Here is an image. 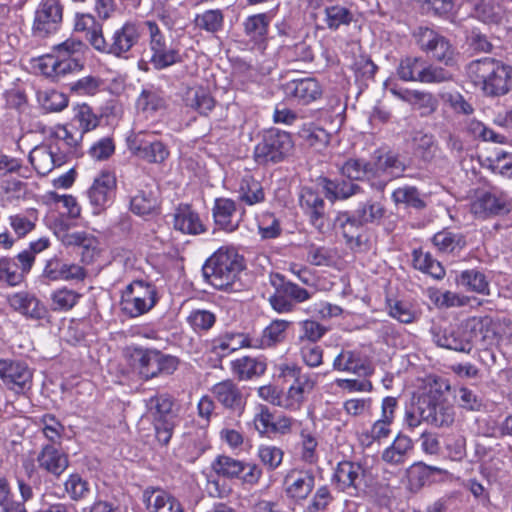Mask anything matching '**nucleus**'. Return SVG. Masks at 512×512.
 Listing matches in <instances>:
<instances>
[{
    "instance_id": "14",
    "label": "nucleus",
    "mask_w": 512,
    "mask_h": 512,
    "mask_svg": "<svg viewBox=\"0 0 512 512\" xmlns=\"http://www.w3.org/2000/svg\"><path fill=\"white\" fill-rule=\"evenodd\" d=\"M63 6L60 0H42L33 22L34 35L44 38L55 33L62 22Z\"/></svg>"
},
{
    "instance_id": "30",
    "label": "nucleus",
    "mask_w": 512,
    "mask_h": 512,
    "mask_svg": "<svg viewBox=\"0 0 512 512\" xmlns=\"http://www.w3.org/2000/svg\"><path fill=\"white\" fill-rule=\"evenodd\" d=\"M468 328L470 329L471 345L479 343L482 347L496 344L500 335L497 331L498 324L492 319H470L468 320Z\"/></svg>"
},
{
    "instance_id": "61",
    "label": "nucleus",
    "mask_w": 512,
    "mask_h": 512,
    "mask_svg": "<svg viewBox=\"0 0 512 512\" xmlns=\"http://www.w3.org/2000/svg\"><path fill=\"white\" fill-rule=\"evenodd\" d=\"M269 23L270 19L267 14H255L245 20L244 31L251 39L259 41L267 34Z\"/></svg>"
},
{
    "instance_id": "26",
    "label": "nucleus",
    "mask_w": 512,
    "mask_h": 512,
    "mask_svg": "<svg viewBox=\"0 0 512 512\" xmlns=\"http://www.w3.org/2000/svg\"><path fill=\"white\" fill-rule=\"evenodd\" d=\"M11 308L21 315L34 320L46 317L47 309L38 298L28 292H18L9 297Z\"/></svg>"
},
{
    "instance_id": "50",
    "label": "nucleus",
    "mask_w": 512,
    "mask_h": 512,
    "mask_svg": "<svg viewBox=\"0 0 512 512\" xmlns=\"http://www.w3.org/2000/svg\"><path fill=\"white\" fill-rule=\"evenodd\" d=\"M433 244L444 253H454L462 250L466 241L462 234L449 230H442L433 236Z\"/></svg>"
},
{
    "instance_id": "22",
    "label": "nucleus",
    "mask_w": 512,
    "mask_h": 512,
    "mask_svg": "<svg viewBox=\"0 0 512 512\" xmlns=\"http://www.w3.org/2000/svg\"><path fill=\"white\" fill-rule=\"evenodd\" d=\"M470 211L478 218H487L495 215H504L510 211V203L504 196H497L490 192L479 195L470 204Z\"/></svg>"
},
{
    "instance_id": "10",
    "label": "nucleus",
    "mask_w": 512,
    "mask_h": 512,
    "mask_svg": "<svg viewBox=\"0 0 512 512\" xmlns=\"http://www.w3.org/2000/svg\"><path fill=\"white\" fill-rule=\"evenodd\" d=\"M418 410L424 422L432 426L448 427L454 422V408L438 390H430L420 395Z\"/></svg>"
},
{
    "instance_id": "33",
    "label": "nucleus",
    "mask_w": 512,
    "mask_h": 512,
    "mask_svg": "<svg viewBox=\"0 0 512 512\" xmlns=\"http://www.w3.org/2000/svg\"><path fill=\"white\" fill-rule=\"evenodd\" d=\"M364 478V469L359 463L342 461L337 465L333 479L342 491L357 489Z\"/></svg>"
},
{
    "instance_id": "57",
    "label": "nucleus",
    "mask_w": 512,
    "mask_h": 512,
    "mask_svg": "<svg viewBox=\"0 0 512 512\" xmlns=\"http://www.w3.org/2000/svg\"><path fill=\"white\" fill-rule=\"evenodd\" d=\"M324 21L331 30H337L342 25H349L353 19V13L341 5H331L324 9Z\"/></svg>"
},
{
    "instance_id": "53",
    "label": "nucleus",
    "mask_w": 512,
    "mask_h": 512,
    "mask_svg": "<svg viewBox=\"0 0 512 512\" xmlns=\"http://www.w3.org/2000/svg\"><path fill=\"white\" fill-rule=\"evenodd\" d=\"M37 101L43 109L50 112L62 111L68 106L67 95L55 89L38 90Z\"/></svg>"
},
{
    "instance_id": "20",
    "label": "nucleus",
    "mask_w": 512,
    "mask_h": 512,
    "mask_svg": "<svg viewBox=\"0 0 512 512\" xmlns=\"http://www.w3.org/2000/svg\"><path fill=\"white\" fill-rule=\"evenodd\" d=\"M299 204L305 215L309 217L311 225L321 232L325 226L323 198L312 188L303 187L299 195Z\"/></svg>"
},
{
    "instance_id": "35",
    "label": "nucleus",
    "mask_w": 512,
    "mask_h": 512,
    "mask_svg": "<svg viewBox=\"0 0 512 512\" xmlns=\"http://www.w3.org/2000/svg\"><path fill=\"white\" fill-rule=\"evenodd\" d=\"M173 399L168 394H157L146 400L148 414L153 423L176 422Z\"/></svg>"
},
{
    "instance_id": "29",
    "label": "nucleus",
    "mask_w": 512,
    "mask_h": 512,
    "mask_svg": "<svg viewBox=\"0 0 512 512\" xmlns=\"http://www.w3.org/2000/svg\"><path fill=\"white\" fill-rule=\"evenodd\" d=\"M143 497L151 512H184L179 500L160 488H147Z\"/></svg>"
},
{
    "instance_id": "64",
    "label": "nucleus",
    "mask_w": 512,
    "mask_h": 512,
    "mask_svg": "<svg viewBox=\"0 0 512 512\" xmlns=\"http://www.w3.org/2000/svg\"><path fill=\"white\" fill-rule=\"evenodd\" d=\"M195 24L198 28L210 33H216L223 28L224 15L219 9L206 10L198 14L195 18Z\"/></svg>"
},
{
    "instance_id": "45",
    "label": "nucleus",
    "mask_w": 512,
    "mask_h": 512,
    "mask_svg": "<svg viewBox=\"0 0 512 512\" xmlns=\"http://www.w3.org/2000/svg\"><path fill=\"white\" fill-rule=\"evenodd\" d=\"M441 472L442 470L438 467L416 462L407 469L408 487L411 491L417 492L429 482L434 474Z\"/></svg>"
},
{
    "instance_id": "62",
    "label": "nucleus",
    "mask_w": 512,
    "mask_h": 512,
    "mask_svg": "<svg viewBox=\"0 0 512 512\" xmlns=\"http://www.w3.org/2000/svg\"><path fill=\"white\" fill-rule=\"evenodd\" d=\"M23 281V272L14 259L0 258V285L16 286Z\"/></svg>"
},
{
    "instance_id": "13",
    "label": "nucleus",
    "mask_w": 512,
    "mask_h": 512,
    "mask_svg": "<svg viewBox=\"0 0 512 512\" xmlns=\"http://www.w3.org/2000/svg\"><path fill=\"white\" fill-rule=\"evenodd\" d=\"M373 187L383 191L386 185L403 175L406 164L401 157L393 152L376 154L373 157Z\"/></svg>"
},
{
    "instance_id": "11",
    "label": "nucleus",
    "mask_w": 512,
    "mask_h": 512,
    "mask_svg": "<svg viewBox=\"0 0 512 512\" xmlns=\"http://www.w3.org/2000/svg\"><path fill=\"white\" fill-rule=\"evenodd\" d=\"M129 150L148 163H163L169 156V150L154 132H132L127 137Z\"/></svg>"
},
{
    "instance_id": "17",
    "label": "nucleus",
    "mask_w": 512,
    "mask_h": 512,
    "mask_svg": "<svg viewBox=\"0 0 512 512\" xmlns=\"http://www.w3.org/2000/svg\"><path fill=\"white\" fill-rule=\"evenodd\" d=\"M285 493L295 502H301L308 498L315 486V475L312 470H290L285 478Z\"/></svg>"
},
{
    "instance_id": "38",
    "label": "nucleus",
    "mask_w": 512,
    "mask_h": 512,
    "mask_svg": "<svg viewBox=\"0 0 512 512\" xmlns=\"http://www.w3.org/2000/svg\"><path fill=\"white\" fill-rule=\"evenodd\" d=\"M159 207V202L155 191L149 185L138 189L134 195H131L130 209L139 216L154 214Z\"/></svg>"
},
{
    "instance_id": "34",
    "label": "nucleus",
    "mask_w": 512,
    "mask_h": 512,
    "mask_svg": "<svg viewBox=\"0 0 512 512\" xmlns=\"http://www.w3.org/2000/svg\"><path fill=\"white\" fill-rule=\"evenodd\" d=\"M37 462L41 469L55 476H60L69 465L67 455L50 444L42 447Z\"/></svg>"
},
{
    "instance_id": "1",
    "label": "nucleus",
    "mask_w": 512,
    "mask_h": 512,
    "mask_svg": "<svg viewBox=\"0 0 512 512\" xmlns=\"http://www.w3.org/2000/svg\"><path fill=\"white\" fill-rule=\"evenodd\" d=\"M87 50L83 41L69 38L54 46L53 53L40 57L38 68L46 77L58 80L83 68V56Z\"/></svg>"
},
{
    "instance_id": "40",
    "label": "nucleus",
    "mask_w": 512,
    "mask_h": 512,
    "mask_svg": "<svg viewBox=\"0 0 512 512\" xmlns=\"http://www.w3.org/2000/svg\"><path fill=\"white\" fill-rule=\"evenodd\" d=\"M29 162L34 167L38 175L45 176L54 168L60 167L58 159L52 152L48 144H42L34 147L28 156Z\"/></svg>"
},
{
    "instance_id": "24",
    "label": "nucleus",
    "mask_w": 512,
    "mask_h": 512,
    "mask_svg": "<svg viewBox=\"0 0 512 512\" xmlns=\"http://www.w3.org/2000/svg\"><path fill=\"white\" fill-rule=\"evenodd\" d=\"M291 322L284 319H275L266 326L262 334L258 337H252V348L267 349L273 348L283 343L287 337V330Z\"/></svg>"
},
{
    "instance_id": "55",
    "label": "nucleus",
    "mask_w": 512,
    "mask_h": 512,
    "mask_svg": "<svg viewBox=\"0 0 512 512\" xmlns=\"http://www.w3.org/2000/svg\"><path fill=\"white\" fill-rule=\"evenodd\" d=\"M82 294L66 287L59 288L51 293V308L54 311H68L80 300Z\"/></svg>"
},
{
    "instance_id": "44",
    "label": "nucleus",
    "mask_w": 512,
    "mask_h": 512,
    "mask_svg": "<svg viewBox=\"0 0 512 512\" xmlns=\"http://www.w3.org/2000/svg\"><path fill=\"white\" fill-rule=\"evenodd\" d=\"M392 200L396 205H404L407 208L423 210L427 207V197L414 186L399 187L392 193Z\"/></svg>"
},
{
    "instance_id": "4",
    "label": "nucleus",
    "mask_w": 512,
    "mask_h": 512,
    "mask_svg": "<svg viewBox=\"0 0 512 512\" xmlns=\"http://www.w3.org/2000/svg\"><path fill=\"white\" fill-rule=\"evenodd\" d=\"M244 268L243 258L233 248L221 247L202 267L203 276L217 289L231 286Z\"/></svg>"
},
{
    "instance_id": "46",
    "label": "nucleus",
    "mask_w": 512,
    "mask_h": 512,
    "mask_svg": "<svg viewBox=\"0 0 512 512\" xmlns=\"http://www.w3.org/2000/svg\"><path fill=\"white\" fill-rule=\"evenodd\" d=\"M232 370L240 380H249L263 375L266 363L259 358L244 356L232 362Z\"/></svg>"
},
{
    "instance_id": "8",
    "label": "nucleus",
    "mask_w": 512,
    "mask_h": 512,
    "mask_svg": "<svg viewBox=\"0 0 512 512\" xmlns=\"http://www.w3.org/2000/svg\"><path fill=\"white\" fill-rule=\"evenodd\" d=\"M293 147L294 143L288 132L270 129L255 146L254 159L260 165L278 163L291 153Z\"/></svg>"
},
{
    "instance_id": "31",
    "label": "nucleus",
    "mask_w": 512,
    "mask_h": 512,
    "mask_svg": "<svg viewBox=\"0 0 512 512\" xmlns=\"http://www.w3.org/2000/svg\"><path fill=\"white\" fill-rule=\"evenodd\" d=\"M175 230L189 235H198L205 231L199 215L189 205H179L173 214Z\"/></svg>"
},
{
    "instance_id": "27",
    "label": "nucleus",
    "mask_w": 512,
    "mask_h": 512,
    "mask_svg": "<svg viewBox=\"0 0 512 512\" xmlns=\"http://www.w3.org/2000/svg\"><path fill=\"white\" fill-rule=\"evenodd\" d=\"M413 448V440L409 436L399 433L393 442L382 451L381 460L390 466L404 465Z\"/></svg>"
},
{
    "instance_id": "23",
    "label": "nucleus",
    "mask_w": 512,
    "mask_h": 512,
    "mask_svg": "<svg viewBox=\"0 0 512 512\" xmlns=\"http://www.w3.org/2000/svg\"><path fill=\"white\" fill-rule=\"evenodd\" d=\"M212 393L225 408L237 413L244 410L246 397L242 389L232 380H224L215 384Z\"/></svg>"
},
{
    "instance_id": "2",
    "label": "nucleus",
    "mask_w": 512,
    "mask_h": 512,
    "mask_svg": "<svg viewBox=\"0 0 512 512\" xmlns=\"http://www.w3.org/2000/svg\"><path fill=\"white\" fill-rule=\"evenodd\" d=\"M143 27L147 34L149 63L157 71L181 64L184 61L179 37L163 31L154 20H146Z\"/></svg>"
},
{
    "instance_id": "47",
    "label": "nucleus",
    "mask_w": 512,
    "mask_h": 512,
    "mask_svg": "<svg viewBox=\"0 0 512 512\" xmlns=\"http://www.w3.org/2000/svg\"><path fill=\"white\" fill-rule=\"evenodd\" d=\"M456 283L458 286L464 289L476 292L483 295L489 294V281L486 275L476 269H468L462 271L456 277Z\"/></svg>"
},
{
    "instance_id": "5",
    "label": "nucleus",
    "mask_w": 512,
    "mask_h": 512,
    "mask_svg": "<svg viewBox=\"0 0 512 512\" xmlns=\"http://www.w3.org/2000/svg\"><path fill=\"white\" fill-rule=\"evenodd\" d=\"M141 39L140 23L126 21L115 29L109 40H106L103 32H95L92 36V47L103 54L112 55L119 59H128L131 49Z\"/></svg>"
},
{
    "instance_id": "25",
    "label": "nucleus",
    "mask_w": 512,
    "mask_h": 512,
    "mask_svg": "<svg viewBox=\"0 0 512 512\" xmlns=\"http://www.w3.org/2000/svg\"><path fill=\"white\" fill-rule=\"evenodd\" d=\"M335 226L341 231L346 244L351 249L362 246L361 230L364 224L355 212L354 214L348 211L339 212L335 218Z\"/></svg>"
},
{
    "instance_id": "58",
    "label": "nucleus",
    "mask_w": 512,
    "mask_h": 512,
    "mask_svg": "<svg viewBox=\"0 0 512 512\" xmlns=\"http://www.w3.org/2000/svg\"><path fill=\"white\" fill-rule=\"evenodd\" d=\"M73 121L78 124L79 132H83V135L97 128L100 123V117H98L87 104L77 105L74 108Z\"/></svg>"
},
{
    "instance_id": "7",
    "label": "nucleus",
    "mask_w": 512,
    "mask_h": 512,
    "mask_svg": "<svg viewBox=\"0 0 512 512\" xmlns=\"http://www.w3.org/2000/svg\"><path fill=\"white\" fill-rule=\"evenodd\" d=\"M155 285L143 280L128 284L121 296L122 311L129 317L135 318L149 312L157 303Z\"/></svg>"
},
{
    "instance_id": "37",
    "label": "nucleus",
    "mask_w": 512,
    "mask_h": 512,
    "mask_svg": "<svg viewBox=\"0 0 512 512\" xmlns=\"http://www.w3.org/2000/svg\"><path fill=\"white\" fill-rule=\"evenodd\" d=\"M333 369L337 371L357 374L364 377L373 374L372 367L364 363L358 353L350 350H343L336 356L333 361Z\"/></svg>"
},
{
    "instance_id": "60",
    "label": "nucleus",
    "mask_w": 512,
    "mask_h": 512,
    "mask_svg": "<svg viewBox=\"0 0 512 512\" xmlns=\"http://www.w3.org/2000/svg\"><path fill=\"white\" fill-rule=\"evenodd\" d=\"M301 459L309 464L317 461L318 440L315 433L308 427L304 426L300 430Z\"/></svg>"
},
{
    "instance_id": "63",
    "label": "nucleus",
    "mask_w": 512,
    "mask_h": 512,
    "mask_svg": "<svg viewBox=\"0 0 512 512\" xmlns=\"http://www.w3.org/2000/svg\"><path fill=\"white\" fill-rule=\"evenodd\" d=\"M474 15L484 23H499L502 19V8L493 1L478 0Z\"/></svg>"
},
{
    "instance_id": "32",
    "label": "nucleus",
    "mask_w": 512,
    "mask_h": 512,
    "mask_svg": "<svg viewBox=\"0 0 512 512\" xmlns=\"http://www.w3.org/2000/svg\"><path fill=\"white\" fill-rule=\"evenodd\" d=\"M236 203L228 198H218L213 207V218L215 224L226 232L235 231L240 219L236 215Z\"/></svg>"
},
{
    "instance_id": "42",
    "label": "nucleus",
    "mask_w": 512,
    "mask_h": 512,
    "mask_svg": "<svg viewBox=\"0 0 512 512\" xmlns=\"http://www.w3.org/2000/svg\"><path fill=\"white\" fill-rule=\"evenodd\" d=\"M315 386V380L309 374H303L289 387L286 396L288 410L296 411L305 400V395L310 393Z\"/></svg>"
},
{
    "instance_id": "43",
    "label": "nucleus",
    "mask_w": 512,
    "mask_h": 512,
    "mask_svg": "<svg viewBox=\"0 0 512 512\" xmlns=\"http://www.w3.org/2000/svg\"><path fill=\"white\" fill-rule=\"evenodd\" d=\"M321 184L325 191L326 198L331 201L345 200L362 191V188L352 181H338L323 178Z\"/></svg>"
},
{
    "instance_id": "51",
    "label": "nucleus",
    "mask_w": 512,
    "mask_h": 512,
    "mask_svg": "<svg viewBox=\"0 0 512 512\" xmlns=\"http://www.w3.org/2000/svg\"><path fill=\"white\" fill-rule=\"evenodd\" d=\"M239 198L247 205H254L264 200L265 195L259 181L251 175H245L239 186Z\"/></svg>"
},
{
    "instance_id": "16",
    "label": "nucleus",
    "mask_w": 512,
    "mask_h": 512,
    "mask_svg": "<svg viewBox=\"0 0 512 512\" xmlns=\"http://www.w3.org/2000/svg\"><path fill=\"white\" fill-rule=\"evenodd\" d=\"M0 378L10 389L24 390L31 385L32 371L24 361L1 359Z\"/></svg>"
},
{
    "instance_id": "56",
    "label": "nucleus",
    "mask_w": 512,
    "mask_h": 512,
    "mask_svg": "<svg viewBox=\"0 0 512 512\" xmlns=\"http://www.w3.org/2000/svg\"><path fill=\"white\" fill-rule=\"evenodd\" d=\"M213 470L226 478L238 477L246 470L245 463L229 456L220 455L212 464Z\"/></svg>"
},
{
    "instance_id": "41",
    "label": "nucleus",
    "mask_w": 512,
    "mask_h": 512,
    "mask_svg": "<svg viewBox=\"0 0 512 512\" xmlns=\"http://www.w3.org/2000/svg\"><path fill=\"white\" fill-rule=\"evenodd\" d=\"M60 241L65 247L83 249V260L92 257L98 245L97 238L85 231H65L61 234Z\"/></svg>"
},
{
    "instance_id": "19",
    "label": "nucleus",
    "mask_w": 512,
    "mask_h": 512,
    "mask_svg": "<svg viewBox=\"0 0 512 512\" xmlns=\"http://www.w3.org/2000/svg\"><path fill=\"white\" fill-rule=\"evenodd\" d=\"M86 276V270L82 266L64 262L58 256L48 259L42 272V277L48 281H82Z\"/></svg>"
},
{
    "instance_id": "48",
    "label": "nucleus",
    "mask_w": 512,
    "mask_h": 512,
    "mask_svg": "<svg viewBox=\"0 0 512 512\" xmlns=\"http://www.w3.org/2000/svg\"><path fill=\"white\" fill-rule=\"evenodd\" d=\"M186 105L198 111L201 115H208L215 107V100L211 94L202 87L191 88L186 93Z\"/></svg>"
},
{
    "instance_id": "59",
    "label": "nucleus",
    "mask_w": 512,
    "mask_h": 512,
    "mask_svg": "<svg viewBox=\"0 0 512 512\" xmlns=\"http://www.w3.org/2000/svg\"><path fill=\"white\" fill-rule=\"evenodd\" d=\"M424 61L422 57L406 56L402 58L397 67L398 77L406 82H418V74H421Z\"/></svg>"
},
{
    "instance_id": "15",
    "label": "nucleus",
    "mask_w": 512,
    "mask_h": 512,
    "mask_svg": "<svg viewBox=\"0 0 512 512\" xmlns=\"http://www.w3.org/2000/svg\"><path fill=\"white\" fill-rule=\"evenodd\" d=\"M116 190V177L110 172H102L96 177L87 191V196L93 213L99 214L105 210L113 200Z\"/></svg>"
},
{
    "instance_id": "3",
    "label": "nucleus",
    "mask_w": 512,
    "mask_h": 512,
    "mask_svg": "<svg viewBox=\"0 0 512 512\" xmlns=\"http://www.w3.org/2000/svg\"><path fill=\"white\" fill-rule=\"evenodd\" d=\"M467 74L488 96L505 95L512 89V68L493 58L472 61L467 66Z\"/></svg>"
},
{
    "instance_id": "21",
    "label": "nucleus",
    "mask_w": 512,
    "mask_h": 512,
    "mask_svg": "<svg viewBox=\"0 0 512 512\" xmlns=\"http://www.w3.org/2000/svg\"><path fill=\"white\" fill-rule=\"evenodd\" d=\"M283 91L286 97L303 105L317 100L322 94V89L314 78H302L288 81L283 85Z\"/></svg>"
},
{
    "instance_id": "28",
    "label": "nucleus",
    "mask_w": 512,
    "mask_h": 512,
    "mask_svg": "<svg viewBox=\"0 0 512 512\" xmlns=\"http://www.w3.org/2000/svg\"><path fill=\"white\" fill-rule=\"evenodd\" d=\"M252 337L240 332H226L211 342V351L224 357L241 348H252Z\"/></svg>"
},
{
    "instance_id": "9",
    "label": "nucleus",
    "mask_w": 512,
    "mask_h": 512,
    "mask_svg": "<svg viewBox=\"0 0 512 512\" xmlns=\"http://www.w3.org/2000/svg\"><path fill=\"white\" fill-rule=\"evenodd\" d=\"M414 36L419 48L433 60L449 67L457 65L459 54L447 38L427 27L418 28Z\"/></svg>"
},
{
    "instance_id": "39",
    "label": "nucleus",
    "mask_w": 512,
    "mask_h": 512,
    "mask_svg": "<svg viewBox=\"0 0 512 512\" xmlns=\"http://www.w3.org/2000/svg\"><path fill=\"white\" fill-rule=\"evenodd\" d=\"M339 172L342 176L352 180H368L373 186L374 173L373 162L364 159L349 158L339 165Z\"/></svg>"
},
{
    "instance_id": "52",
    "label": "nucleus",
    "mask_w": 512,
    "mask_h": 512,
    "mask_svg": "<svg viewBox=\"0 0 512 512\" xmlns=\"http://www.w3.org/2000/svg\"><path fill=\"white\" fill-rule=\"evenodd\" d=\"M298 135L309 146L317 150L325 148L330 142V134L313 123L304 124L298 131Z\"/></svg>"
},
{
    "instance_id": "18",
    "label": "nucleus",
    "mask_w": 512,
    "mask_h": 512,
    "mask_svg": "<svg viewBox=\"0 0 512 512\" xmlns=\"http://www.w3.org/2000/svg\"><path fill=\"white\" fill-rule=\"evenodd\" d=\"M397 405L398 400L395 397L388 396L382 400L380 419L375 421L370 430L363 435L368 445L374 441L380 442L390 436Z\"/></svg>"
},
{
    "instance_id": "54",
    "label": "nucleus",
    "mask_w": 512,
    "mask_h": 512,
    "mask_svg": "<svg viewBox=\"0 0 512 512\" xmlns=\"http://www.w3.org/2000/svg\"><path fill=\"white\" fill-rule=\"evenodd\" d=\"M165 106L163 93L158 89H144L137 99V107L145 113H155L164 109Z\"/></svg>"
},
{
    "instance_id": "49",
    "label": "nucleus",
    "mask_w": 512,
    "mask_h": 512,
    "mask_svg": "<svg viewBox=\"0 0 512 512\" xmlns=\"http://www.w3.org/2000/svg\"><path fill=\"white\" fill-rule=\"evenodd\" d=\"M413 265L416 269L431 275L435 279H442L445 276V270L441 263L428 252L414 250Z\"/></svg>"
},
{
    "instance_id": "12",
    "label": "nucleus",
    "mask_w": 512,
    "mask_h": 512,
    "mask_svg": "<svg viewBox=\"0 0 512 512\" xmlns=\"http://www.w3.org/2000/svg\"><path fill=\"white\" fill-rule=\"evenodd\" d=\"M433 340L439 346L463 353L472 350L468 320L461 324H451L447 327H435L432 330Z\"/></svg>"
},
{
    "instance_id": "6",
    "label": "nucleus",
    "mask_w": 512,
    "mask_h": 512,
    "mask_svg": "<svg viewBox=\"0 0 512 512\" xmlns=\"http://www.w3.org/2000/svg\"><path fill=\"white\" fill-rule=\"evenodd\" d=\"M130 357L140 378L146 381L161 375H171L179 365L177 357L157 349L135 347Z\"/></svg>"
},
{
    "instance_id": "36",
    "label": "nucleus",
    "mask_w": 512,
    "mask_h": 512,
    "mask_svg": "<svg viewBox=\"0 0 512 512\" xmlns=\"http://www.w3.org/2000/svg\"><path fill=\"white\" fill-rule=\"evenodd\" d=\"M355 213L359 217L360 221L364 225L372 224V225H385V230L390 233L394 230L395 224L393 222L384 223V219L386 216V208L385 206L378 201L368 200L365 203L361 204L356 210Z\"/></svg>"
}]
</instances>
